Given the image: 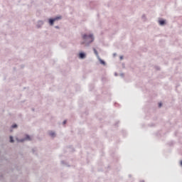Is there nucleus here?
Here are the masks:
<instances>
[{"label":"nucleus","mask_w":182,"mask_h":182,"mask_svg":"<svg viewBox=\"0 0 182 182\" xmlns=\"http://www.w3.org/2000/svg\"><path fill=\"white\" fill-rule=\"evenodd\" d=\"M82 39L85 41V43H92L93 41H95V38H93V35L90 34V35H83L82 36Z\"/></svg>","instance_id":"obj_1"},{"label":"nucleus","mask_w":182,"mask_h":182,"mask_svg":"<svg viewBox=\"0 0 182 182\" xmlns=\"http://www.w3.org/2000/svg\"><path fill=\"white\" fill-rule=\"evenodd\" d=\"M58 19H62V16H58L53 19H50L49 20L50 25H51L52 26L53 25V22H55V21H58Z\"/></svg>","instance_id":"obj_2"},{"label":"nucleus","mask_w":182,"mask_h":182,"mask_svg":"<svg viewBox=\"0 0 182 182\" xmlns=\"http://www.w3.org/2000/svg\"><path fill=\"white\" fill-rule=\"evenodd\" d=\"M79 56L80 59H85V58H86V55L83 53H80Z\"/></svg>","instance_id":"obj_3"},{"label":"nucleus","mask_w":182,"mask_h":182,"mask_svg":"<svg viewBox=\"0 0 182 182\" xmlns=\"http://www.w3.org/2000/svg\"><path fill=\"white\" fill-rule=\"evenodd\" d=\"M159 22V25H164L166 23V21L164 20H160Z\"/></svg>","instance_id":"obj_4"},{"label":"nucleus","mask_w":182,"mask_h":182,"mask_svg":"<svg viewBox=\"0 0 182 182\" xmlns=\"http://www.w3.org/2000/svg\"><path fill=\"white\" fill-rule=\"evenodd\" d=\"M50 136H51V137L55 136V132H50Z\"/></svg>","instance_id":"obj_5"},{"label":"nucleus","mask_w":182,"mask_h":182,"mask_svg":"<svg viewBox=\"0 0 182 182\" xmlns=\"http://www.w3.org/2000/svg\"><path fill=\"white\" fill-rule=\"evenodd\" d=\"M26 140H31V136H29V135H26Z\"/></svg>","instance_id":"obj_6"},{"label":"nucleus","mask_w":182,"mask_h":182,"mask_svg":"<svg viewBox=\"0 0 182 182\" xmlns=\"http://www.w3.org/2000/svg\"><path fill=\"white\" fill-rule=\"evenodd\" d=\"M10 141L11 143H14V137L10 136Z\"/></svg>","instance_id":"obj_7"},{"label":"nucleus","mask_w":182,"mask_h":182,"mask_svg":"<svg viewBox=\"0 0 182 182\" xmlns=\"http://www.w3.org/2000/svg\"><path fill=\"white\" fill-rule=\"evenodd\" d=\"M15 127H18V125H16V124L12 125V128H13V129H15Z\"/></svg>","instance_id":"obj_8"},{"label":"nucleus","mask_w":182,"mask_h":182,"mask_svg":"<svg viewBox=\"0 0 182 182\" xmlns=\"http://www.w3.org/2000/svg\"><path fill=\"white\" fill-rule=\"evenodd\" d=\"M94 52H95V55H97V50H96V48H94Z\"/></svg>","instance_id":"obj_9"},{"label":"nucleus","mask_w":182,"mask_h":182,"mask_svg":"<svg viewBox=\"0 0 182 182\" xmlns=\"http://www.w3.org/2000/svg\"><path fill=\"white\" fill-rule=\"evenodd\" d=\"M161 105H162L161 102H159V107H161Z\"/></svg>","instance_id":"obj_10"},{"label":"nucleus","mask_w":182,"mask_h":182,"mask_svg":"<svg viewBox=\"0 0 182 182\" xmlns=\"http://www.w3.org/2000/svg\"><path fill=\"white\" fill-rule=\"evenodd\" d=\"M63 124H66V121H64V122H63Z\"/></svg>","instance_id":"obj_11"},{"label":"nucleus","mask_w":182,"mask_h":182,"mask_svg":"<svg viewBox=\"0 0 182 182\" xmlns=\"http://www.w3.org/2000/svg\"><path fill=\"white\" fill-rule=\"evenodd\" d=\"M120 59H123V57L121 56V57H120Z\"/></svg>","instance_id":"obj_12"},{"label":"nucleus","mask_w":182,"mask_h":182,"mask_svg":"<svg viewBox=\"0 0 182 182\" xmlns=\"http://www.w3.org/2000/svg\"><path fill=\"white\" fill-rule=\"evenodd\" d=\"M21 141H23V139H22Z\"/></svg>","instance_id":"obj_13"}]
</instances>
